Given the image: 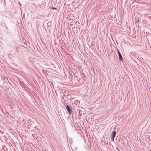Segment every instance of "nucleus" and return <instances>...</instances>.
<instances>
[{"mask_svg": "<svg viewBox=\"0 0 151 151\" xmlns=\"http://www.w3.org/2000/svg\"><path fill=\"white\" fill-rule=\"evenodd\" d=\"M66 109L70 115L71 113V110L70 108V106L68 105H66L65 106Z\"/></svg>", "mask_w": 151, "mask_h": 151, "instance_id": "1", "label": "nucleus"}, {"mask_svg": "<svg viewBox=\"0 0 151 151\" xmlns=\"http://www.w3.org/2000/svg\"><path fill=\"white\" fill-rule=\"evenodd\" d=\"M117 53L118 54V55H119V60L121 61H122L123 59L122 58V55L121 54V53L119 50H118V48H117Z\"/></svg>", "mask_w": 151, "mask_h": 151, "instance_id": "2", "label": "nucleus"}, {"mask_svg": "<svg viewBox=\"0 0 151 151\" xmlns=\"http://www.w3.org/2000/svg\"><path fill=\"white\" fill-rule=\"evenodd\" d=\"M116 134V132L115 131L112 132L111 134V137H115Z\"/></svg>", "mask_w": 151, "mask_h": 151, "instance_id": "3", "label": "nucleus"}, {"mask_svg": "<svg viewBox=\"0 0 151 151\" xmlns=\"http://www.w3.org/2000/svg\"><path fill=\"white\" fill-rule=\"evenodd\" d=\"M139 19L138 17H137L135 18V20L136 21V22H135L136 24H138V22H139Z\"/></svg>", "mask_w": 151, "mask_h": 151, "instance_id": "4", "label": "nucleus"}, {"mask_svg": "<svg viewBox=\"0 0 151 151\" xmlns=\"http://www.w3.org/2000/svg\"><path fill=\"white\" fill-rule=\"evenodd\" d=\"M81 76H82V78H84L85 77V74H84V73H82L81 74Z\"/></svg>", "mask_w": 151, "mask_h": 151, "instance_id": "5", "label": "nucleus"}, {"mask_svg": "<svg viewBox=\"0 0 151 151\" xmlns=\"http://www.w3.org/2000/svg\"><path fill=\"white\" fill-rule=\"evenodd\" d=\"M67 101H65L64 102V104L65 106L66 105H67Z\"/></svg>", "mask_w": 151, "mask_h": 151, "instance_id": "6", "label": "nucleus"}, {"mask_svg": "<svg viewBox=\"0 0 151 151\" xmlns=\"http://www.w3.org/2000/svg\"><path fill=\"white\" fill-rule=\"evenodd\" d=\"M114 138L115 137H111V141H114Z\"/></svg>", "mask_w": 151, "mask_h": 151, "instance_id": "7", "label": "nucleus"}, {"mask_svg": "<svg viewBox=\"0 0 151 151\" xmlns=\"http://www.w3.org/2000/svg\"><path fill=\"white\" fill-rule=\"evenodd\" d=\"M52 9H56V8H55V7H52Z\"/></svg>", "mask_w": 151, "mask_h": 151, "instance_id": "8", "label": "nucleus"}]
</instances>
